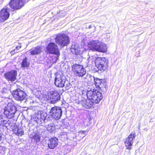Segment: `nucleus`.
Here are the masks:
<instances>
[{
  "mask_svg": "<svg viewBox=\"0 0 155 155\" xmlns=\"http://www.w3.org/2000/svg\"><path fill=\"white\" fill-rule=\"evenodd\" d=\"M88 47L94 51L105 53L107 51V45L99 40H92L88 42Z\"/></svg>",
  "mask_w": 155,
  "mask_h": 155,
  "instance_id": "nucleus-1",
  "label": "nucleus"
},
{
  "mask_svg": "<svg viewBox=\"0 0 155 155\" xmlns=\"http://www.w3.org/2000/svg\"><path fill=\"white\" fill-rule=\"evenodd\" d=\"M87 98L91 100L94 103L97 104L102 99V93L97 90L93 89L87 91Z\"/></svg>",
  "mask_w": 155,
  "mask_h": 155,
  "instance_id": "nucleus-2",
  "label": "nucleus"
},
{
  "mask_svg": "<svg viewBox=\"0 0 155 155\" xmlns=\"http://www.w3.org/2000/svg\"><path fill=\"white\" fill-rule=\"evenodd\" d=\"M46 49L48 53L54 54L56 56L55 61L56 62L60 55L58 45L54 43L50 42L48 44Z\"/></svg>",
  "mask_w": 155,
  "mask_h": 155,
  "instance_id": "nucleus-3",
  "label": "nucleus"
},
{
  "mask_svg": "<svg viewBox=\"0 0 155 155\" xmlns=\"http://www.w3.org/2000/svg\"><path fill=\"white\" fill-rule=\"evenodd\" d=\"M48 115L46 112L43 111H39L37 114H35L32 119L39 124L46 122Z\"/></svg>",
  "mask_w": 155,
  "mask_h": 155,
  "instance_id": "nucleus-4",
  "label": "nucleus"
},
{
  "mask_svg": "<svg viewBox=\"0 0 155 155\" xmlns=\"http://www.w3.org/2000/svg\"><path fill=\"white\" fill-rule=\"evenodd\" d=\"M95 63L96 67L100 71L107 69L108 59L105 58L98 57L95 60Z\"/></svg>",
  "mask_w": 155,
  "mask_h": 155,
  "instance_id": "nucleus-5",
  "label": "nucleus"
},
{
  "mask_svg": "<svg viewBox=\"0 0 155 155\" xmlns=\"http://www.w3.org/2000/svg\"><path fill=\"white\" fill-rule=\"evenodd\" d=\"M46 99L52 104H54L60 99L59 94L55 90H50L46 95Z\"/></svg>",
  "mask_w": 155,
  "mask_h": 155,
  "instance_id": "nucleus-6",
  "label": "nucleus"
},
{
  "mask_svg": "<svg viewBox=\"0 0 155 155\" xmlns=\"http://www.w3.org/2000/svg\"><path fill=\"white\" fill-rule=\"evenodd\" d=\"M13 98L16 101H22L26 100L27 95L25 91L20 88L14 90L12 93Z\"/></svg>",
  "mask_w": 155,
  "mask_h": 155,
  "instance_id": "nucleus-7",
  "label": "nucleus"
},
{
  "mask_svg": "<svg viewBox=\"0 0 155 155\" xmlns=\"http://www.w3.org/2000/svg\"><path fill=\"white\" fill-rule=\"evenodd\" d=\"M55 41L57 44L62 47L67 45L69 42L68 37L62 34H58L55 38Z\"/></svg>",
  "mask_w": 155,
  "mask_h": 155,
  "instance_id": "nucleus-8",
  "label": "nucleus"
},
{
  "mask_svg": "<svg viewBox=\"0 0 155 155\" xmlns=\"http://www.w3.org/2000/svg\"><path fill=\"white\" fill-rule=\"evenodd\" d=\"M16 111L15 105L12 104H8L7 107L4 109V114L7 118L11 119L13 117Z\"/></svg>",
  "mask_w": 155,
  "mask_h": 155,
  "instance_id": "nucleus-9",
  "label": "nucleus"
},
{
  "mask_svg": "<svg viewBox=\"0 0 155 155\" xmlns=\"http://www.w3.org/2000/svg\"><path fill=\"white\" fill-rule=\"evenodd\" d=\"M72 68V71L76 76L82 77L86 73L85 69L81 65L75 64L73 65Z\"/></svg>",
  "mask_w": 155,
  "mask_h": 155,
  "instance_id": "nucleus-10",
  "label": "nucleus"
},
{
  "mask_svg": "<svg viewBox=\"0 0 155 155\" xmlns=\"http://www.w3.org/2000/svg\"><path fill=\"white\" fill-rule=\"evenodd\" d=\"M10 9L7 5L0 10V24L7 20L10 16Z\"/></svg>",
  "mask_w": 155,
  "mask_h": 155,
  "instance_id": "nucleus-11",
  "label": "nucleus"
},
{
  "mask_svg": "<svg viewBox=\"0 0 155 155\" xmlns=\"http://www.w3.org/2000/svg\"><path fill=\"white\" fill-rule=\"evenodd\" d=\"M10 9L7 5L0 10V24L7 20L10 16Z\"/></svg>",
  "mask_w": 155,
  "mask_h": 155,
  "instance_id": "nucleus-12",
  "label": "nucleus"
},
{
  "mask_svg": "<svg viewBox=\"0 0 155 155\" xmlns=\"http://www.w3.org/2000/svg\"><path fill=\"white\" fill-rule=\"evenodd\" d=\"M62 113L61 109L59 107L56 106L52 107L50 112L51 116L53 118L57 120L60 119Z\"/></svg>",
  "mask_w": 155,
  "mask_h": 155,
  "instance_id": "nucleus-13",
  "label": "nucleus"
},
{
  "mask_svg": "<svg viewBox=\"0 0 155 155\" xmlns=\"http://www.w3.org/2000/svg\"><path fill=\"white\" fill-rule=\"evenodd\" d=\"M92 78L94 80V83L96 88H98L99 90L103 91L106 90V81L102 79H101L93 77Z\"/></svg>",
  "mask_w": 155,
  "mask_h": 155,
  "instance_id": "nucleus-14",
  "label": "nucleus"
},
{
  "mask_svg": "<svg viewBox=\"0 0 155 155\" xmlns=\"http://www.w3.org/2000/svg\"><path fill=\"white\" fill-rule=\"evenodd\" d=\"M66 80L62 73L57 74L55 79V84L58 87H63L64 86Z\"/></svg>",
  "mask_w": 155,
  "mask_h": 155,
  "instance_id": "nucleus-15",
  "label": "nucleus"
},
{
  "mask_svg": "<svg viewBox=\"0 0 155 155\" xmlns=\"http://www.w3.org/2000/svg\"><path fill=\"white\" fill-rule=\"evenodd\" d=\"M136 137V134L135 132H132L128 136V137L125 139L124 143L127 149L130 150L132 148L134 140Z\"/></svg>",
  "mask_w": 155,
  "mask_h": 155,
  "instance_id": "nucleus-16",
  "label": "nucleus"
},
{
  "mask_svg": "<svg viewBox=\"0 0 155 155\" xmlns=\"http://www.w3.org/2000/svg\"><path fill=\"white\" fill-rule=\"evenodd\" d=\"M10 7L12 9L17 10L20 9L24 5L23 0H11L9 2Z\"/></svg>",
  "mask_w": 155,
  "mask_h": 155,
  "instance_id": "nucleus-17",
  "label": "nucleus"
},
{
  "mask_svg": "<svg viewBox=\"0 0 155 155\" xmlns=\"http://www.w3.org/2000/svg\"><path fill=\"white\" fill-rule=\"evenodd\" d=\"M17 72L15 70H12L7 72L4 74V76L5 79L8 81L12 82L15 81L16 79Z\"/></svg>",
  "mask_w": 155,
  "mask_h": 155,
  "instance_id": "nucleus-18",
  "label": "nucleus"
},
{
  "mask_svg": "<svg viewBox=\"0 0 155 155\" xmlns=\"http://www.w3.org/2000/svg\"><path fill=\"white\" fill-rule=\"evenodd\" d=\"M58 140L56 137L52 138L49 140L48 145L49 147L51 149H54L58 144Z\"/></svg>",
  "mask_w": 155,
  "mask_h": 155,
  "instance_id": "nucleus-19",
  "label": "nucleus"
},
{
  "mask_svg": "<svg viewBox=\"0 0 155 155\" xmlns=\"http://www.w3.org/2000/svg\"><path fill=\"white\" fill-rule=\"evenodd\" d=\"M41 48L40 46H38L30 50V52L31 55H35L40 54L41 52Z\"/></svg>",
  "mask_w": 155,
  "mask_h": 155,
  "instance_id": "nucleus-20",
  "label": "nucleus"
},
{
  "mask_svg": "<svg viewBox=\"0 0 155 155\" xmlns=\"http://www.w3.org/2000/svg\"><path fill=\"white\" fill-rule=\"evenodd\" d=\"M13 131L14 133L18 136H21L24 134V131L22 129L21 127L19 128L18 127L15 128L13 130Z\"/></svg>",
  "mask_w": 155,
  "mask_h": 155,
  "instance_id": "nucleus-21",
  "label": "nucleus"
},
{
  "mask_svg": "<svg viewBox=\"0 0 155 155\" xmlns=\"http://www.w3.org/2000/svg\"><path fill=\"white\" fill-rule=\"evenodd\" d=\"M29 66V63L28 61L27 58H25L22 60L21 63V66L22 68H28Z\"/></svg>",
  "mask_w": 155,
  "mask_h": 155,
  "instance_id": "nucleus-22",
  "label": "nucleus"
},
{
  "mask_svg": "<svg viewBox=\"0 0 155 155\" xmlns=\"http://www.w3.org/2000/svg\"><path fill=\"white\" fill-rule=\"evenodd\" d=\"M46 128L48 131L51 132L54 130L55 128V126L53 124L51 123L48 125Z\"/></svg>",
  "mask_w": 155,
  "mask_h": 155,
  "instance_id": "nucleus-23",
  "label": "nucleus"
},
{
  "mask_svg": "<svg viewBox=\"0 0 155 155\" xmlns=\"http://www.w3.org/2000/svg\"><path fill=\"white\" fill-rule=\"evenodd\" d=\"M86 101V104L85 108H91L94 103L91 100L89 99Z\"/></svg>",
  "mask_w": 155,
  "mask_h": 155,
  "instance_id": "nucleus-24",
  "label": "nucleus"
},
{
  "mask_svg": "<svg viewBox=\"0 0 155 155\" xmlns=\"http://www.w3.org/2000/svg\"><path fill=\"white\" fill-rule=\"evenodd\" d=\"M71 52L74 54L77 55L79 53L78 49L76 48L74 45H72L71 48Z\"/></svg>",
  "mask_w": 155,
  "mask_h": 155,
  "instance_id": "nucleus-25",
  "label": "nucleus"
},
{
  "mask_svg": "<svg viewBox=\"0 0 155 155\" xmlns=\"http://www.w3.org/2000/svg\"><path fill=\"white\" fill-rule=\"evenodd\" d=\"M7 121L4 120L2 115H0V125L5 126L7 124Z\"/></svg>",
  "mask_w": 155,
  "mask_h": 155,
  "instance_id": "nucleus-26",
  "label": "nucleus"
},
{
  "mask_svg": "<svg viewBox=\"0 0 155 155\" xmlns=\"http://www.w3.org/2000/svg\"><path fill=\"white\" fill-rule=\"evenodd\" d=\"M86 101L85 99L83 98L81 101H79L78 104H79L81 105L84 107H85L86 104Z\"/></svg>",
  "mask_w": 155,
  "mask_h": 155,
  "instance_id": "nucleus-27",
  "label": "nucleus"
},
{
  "mask_svg": "<svg viewBox=\"0 0 155 155\" xmlns=\"http://www.w3.org/2000/svg\"><path fill=\"white\" fill-rule=\"evenodd\" d=\"M41 137L40 135L38 134H35L33 136V138L34 139L36 142H39L40 140Z\"/></svg>",
  "mask_w": 155,
  "mask_h": 155,
  "instance_id": "nucleus-28",
  "label": "nucleus"
},
{
  "mask_svg": "<svg viewBox=\"0 0 155 155\" xmlns=\"http://www.w3.org/2000/svg\"><path fill=\"white\" fill-rule=\"evenodd\" d=\"M71 86V84L70 83L68 82L66 85L65 88L67 90L69 89Z\"/></svg>",
  "mask_w": 155,
  "mask_h": 155,
  "instance_id": "nucleus-29",
  "label": "nucleus"
},
{
  "mask_svg": "<svg viewBox=\"0 0 155 155\" xmlns=\"http://www.w3.org/2000/svg\"><path fill=\"white\" fill-rule=\"evenodd\" d=\"M17 51L18 50H17L16 49H15L14 50L11 51L10 52V53L12 55H13L14 54L18 52Z\"/></svg>",
  "mask_w": 155,
  "mask_h": 155,
  "instance_id": "nucleus-30",
  "label": "nucleus"
},
{
  "mask_svg": "<svg viewBox=\"0 0 155 155\" xmlns=\"http://www.w3.org/2000/svg\"><path fill=\"white\" fill-rule=\"evenodd\" d=\"M67 150L66 149V148H65V150L64 151H65V153H69L70 151V150H71L70 149H68L67 148Z\"/></svg>",
  "mask_w": 155,
  "mask_h": 155,
  "instance_id": "nucleus-31",
  "label": "nucleus"
},
{
  "mask_svg": "<svg viewBox=\"0 0 155 155\" xmlns=\"http://www.w3.org/2000/svg\"><path fill=\"white\" fill-rule=\"evenodd\" d=\"M21 45H20V46H17L16 47V49L17 50H18L20 48H21Z\"/></svg>",
  "mask_w": 155,
  "mask_h": 155,
  "instance_id": "nucleus-32",
  "label": "nucleus"
},
{
  "mask_svg": "<svg viewBox=\"0 0 155 155\" xmlns=\"http://www.w3.org/2000/svg\"><path fill=\"white\" fill-rule=\"evenodd\" d=\"M91 28V25H88L87 26V28Z\"/></svg>",
  "mask_w": 155,
  "mask_h": 155,
  "instance_id": "nucleus-33",
  "label": "nucleus"
},
{
  "mask_svg": "<svg viewBox=\"0 0 155 155\" xmlns=\"http://www.w3.org/2000/svg\"><path fill=\"white\" fill-rule=\"evenodd\" d=\"M2 134L1 133H0V141H1V140L2 139Z\"/></svg>",
  "mask_w": 155,
  "mask_h": 155,
  "instance_id": "nucleus-34",
  "label": "nucleus"
},
{
  "mask_svg": "<svg viewBox=\"0 0 155 155\" xmlns=\"http://www.w3.org/2000/svg\"><path fill=\"white\" fill-rule=\"evenodd\" d=\"M90 59H91V58L89 57V58L88 59V60L89 62V61L90 60Z\"/></svg>",
  "mask_w": 155,
  "mask_h": 155,
  "instance_id": "nucleus-35",
  "label": "nucleus"
}]
</instances>
